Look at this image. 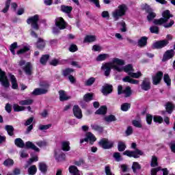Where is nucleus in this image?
I'll return each instance as SVG.
<instances>
[{"mask_svg":"<svg viewBox=\"0 0 175 175\" xmlns=\"http://www.w3.org/2000/svg\"><path fill=\"white\" fill-rule=\"evenodd\" d=\"M49 57L50 56H49V55H42L40 60V64H42V65H45L46 62H47V61H49Z\"/></svg>","mask_w":175,"mask_h":175,"instance_id":"obj_37","label":"nucleus"},{"mask_svg":"<svg viewBox=\"0 0 175 175\" xmlns=\"http://www.w3.org/2000/svg\"><path fill=\"white\" fill-rule=\"evenodd\" d=\"M106 111H107V108L105 106H103L96 111V114H106Z\"/></svg>","mask_w":175,"mask_h":175,"instance_id":"obj_38","label":"nucleus"},{"mask_svg":"<svg viewBox=\"0 0 175 175\" xmlns=\"http://www.w3.org/2000/svg\"><path fill=\"white\" fill-rule=\"evenodd\" d=\"M50 65H52L53 66H57V65H59V60L53 59L51 61Z\"/></svg>","mask_w":175,"mask_h":175,"instance_id":"obj_61","label":"nucleus"},{"mask_svg":"<svg viewBox=\"0 0 175 175\" xmlns=\"http://www.w3.org/2000/svg\"><path fill=\"white\" fill-rule=\"evenodd\" d=\"M14 111H24L25 107L20 106L17 104L13 105Z\"/></svg>","mask_w":175,"mask_h":175,"instance_id":"obj_33","label":"nucleus"},{"mask_svg":"<svg viewBox=\"0 0 175 175\" xmlns=\"http://www.w3.org/2000/svg\"><path fill=\"white\" fill-rule=\"evenodd\" d=\"M119 25H120V31L121 32H126V24L125 22L122 21L118 23Z\"/></svg>","mask_w":175,"mask_h":175,"instance_id":"obj_47","label":"nucleus"},{"mask_svg":"<svg viewBox=\"0 0 175 175\" xmlns=\"http://www.w3.org/2000/svg\"><path fill=\"white\" fill-rule=\"evenodd\" d=\"M46 46V42L44 41L42 38H38L37 43H36V47H38L40 49H44Z\"/></svg>","mask_w":175,"mask_h":175,"instance_id":"obj_27","label":"nucleus"},{"mask_svg":"<svg viewBox=\"0 0 175 175\" xmlns=\"http://www.w3.org/2000/svg\"><path fill=\"white\" fill-rule=\"evenodd\" d=\"M38 21H39V15L36 14L33 16H31L27 20V24H30L33 29H39V25H38Z\"/></svg>","mask_w":175,"mask_h":175,"instance_id":"obj_5","label":"nucleus"},{"mask_svg":"<svg viewBox=\"0 0 175 175\" xmlns=\"http://www.w3.org/2000/svg\"><path fill=\"white\" fill-rule=\"evenodd\" d=\"M25 147L26 148H31V150H34L36 152H39L40 151L39 148H37L31 142H27L25 144Z\"/></svg>","mask_w":175,"mask_h":175,"instance_id":"obj_20","label":"nucleus"},{"mask_svg":"<svg viewBox=\"0 0 175 175\" xmlns=\"http://www.w3.org/2000/svg\"><path fill=\"white\" fill-rule=\"evenodd\" d=\"M62 149L63 151H69L70 150V142L69 141L62 142Z\"/></svg>","mask_w":175,"mask_h":175,"instance_id":"obj_23","label":"nucleus"},{"mask_svg":"<svg viewBox=\"0 0 175 175\" xmlns=\"http://www.w3.org/2000/svg\"><path fill=\"white\" fill-rule=\"evenodd\" d=\"M150 165L152 167H155V166H158V158H157V157L153 156L152 157Z\"/></svg>","mask_w":175,"mask_h":175,"instance_id":"obj_41","label":"nucleus"},{"mask_svg":"<svg viewBox=\"0 0 175 175\" xmlns=\"http://www.w3.org/2000/svg\"><path fill=\"white\" fill-rule=\"evenodd\" d=\"M91 128L92 129H94V131H96L97 132H103V127L98 126V124H92Z\"/></svg>","mask_w":175,"mask_h":175,"instance_id":"obj_36","label":"nucleus"},{"mask_svg":"<svg viewBox=\"0 0 175 175\" xmlns=\"http://www.w3.org/2000/svg\"><path fill=\"white\" fill-rule=\"evenodd\" d=\"M95 40H96V36H92V35H90V36H86L83 42L84 43H91L92 42H95Z\"/></svg>","mask_w":175,"mask_h":175,"instance_id":"obj_24","label":"nucleus"},{"mask_svg":"<svg viewBox=\"0 0 175 175\" xmlns=\"http://www.w3.org/2000/svg\"><path fill=\"white\" fill-rule=\"evenodd\" d=\"M13 163H14V161L10 159H8L3 162L5 166H12Z\"/></svg>","mask_w":175,"mask_h":175,"instance_id":"obj_57","label":"nucleus"},{"mask_svg":"<svg viewBox=\"0 0 175 175\" xmlns=\"http://www.w3.org/2000/svg\"><path fill=\"white\" fill-rule=\"evenodd\" d=\"M93 94L92 93H88L84 95L83 99L85 102H90V100H92Z\"/></svg>","mask_w":175,"mask_h":175,"instance_id":"obj_50","label":"nucleus"},{"mask_svg":"<svg viewBox=\"0 0 175 175\" xmlns=\"http://www.w3.org/2000/svg\"><path fill=\"white\" fill-rule=\"evenodd\" d=\"M0 81L1 83V85H3V87H4L5 88H8L9 85H10V83H9V80H8V78L6 77L5 72L2 71L1 68H0Z\"/></svg>","mask_w":175,"mask_h":175,"instance_id":"obj_9","label":"nucleus"},{"mask_svg":"<svg viewBox=\"0 0 175 175\" xmlns=\"http://www.w3.org/2000/svg\"><path fill=\"white\" fill-rule=\"evenodd\" d=\"M132 169L133 172L136 173L137 170H140V169H142V167L139 165V163L133 162L132 165Z\"/></svg>","mask_w":175,"mask_h":175,"instance_id":"obj_34","label":"nucleus"},{"mask_svg":"<svg viewBox=\"0 0 175 175\" xmlns=\"http://www.w3.org/2000/svg\"><path fill=\"white\" fill-rule=\"evenodd\" d=\"M55 25L59 29H65L66 28V23L62 17H58L55 19Z\"/></svg>","mask_w":175,"mask_h":175,"instance_id":"obj_11","label":"nucleus"},{"mask_svg":"<svg viewBox=\"0 0 175 175\" xmlns=\"http://www.w3.org/2000/svg\"><path fill=\"white\" fill-rule=\"evenodd\" d=\"M5 130L7 131L8 135L10 136H13V135L14 134V128H13V126L11 125H7L5 126Z\"/></svg>","mask_w":175,"mask_h":175,"instance_id":"obj_31","label":"nucleus"},{"mask_svg":"<svg viewBox=\"0 0 175 175\" xmlns=\"http://www.w3.org/2000/svg\"><path fill=\"white\" fill-rule=\"evenodd\" d=\"M167 44H169V41L163 40L154 42L152 47L153 49H163V47L167 46Z\"/></svg>","mask_w":175,"mask_h":175,"instance_id":"obj_12","label":"nucleus"},{"mask_svg":"<svg viewBox=\"0 0 175 175\" xmlns=\"http://www.w3.org/2000/svg\"><path fill=\"white\" fill-rule=\"evenodd\" d=\"M162 77H163V72L159 71L154 76L152 77V83L154 85H157L161 83V80H162Z\"/></svg>","mask_w":175,"mask_h":175,"instance_id":"obj_14","label":"nucleus"},{"mask_svg":"<svg viewBox=\"0 0 175 175\" xmlns=\"http://www.w3.org/2000/svg\"><path fill=\"white\" fill-rule=\"evenodd\" d=\"M55 157L57 161H64L65 159V154H61L60 155L57 153H55Z\"/></svg>","mask_w":175,"mask_h":175,"instance_id":"obj_52","label":"nucleus"},{"mask_svg":"<svg viewBox=\"0 0 175 175\" xmlns=\"http://www.w3.org/2000/svg\"><path fill=\"white\" fill-rule=\"evenodd\" d=\"M9 8H10V0H7L5 2V7L2 10L3 13H8V10H9Z\"/></svg>","mask_w":175,"mask_h":175,"instance_id":"obj_55","label":"nucleus"},{"mask_svg":"<svg viewBox=\"0 0 175 175\" xmlns=\"http://www.w3.org/2000/svg\"><path fill=\"white\" fill-rule=\"evenodd\" d=\"M125 62L124 60L118 58H113L111 62L106 63L102 66V69L105 72V76H109L111 69L117 70V72H125L129 75V76L123 78V81L124 83H130V84H139V81L133 79H140L143 76L142 72L138 71L137 72H133V67L132 65L129 64L124 67H122L124 65Z\"/></svg>","mask_w":175,"mask_h":175,"instance_id":"obj_1","label":"nucleus"},{"mask_svg":"<svg viewBox=\"0 0 175 175\" xmlns=\"http://www.w3.org/2000/svg\"><path fill=\"white\" fill-rule=\"evenodd\" d=\"M150 31L151 33H156L158 35L159 33V28L157 26H152L150 27Z\"/></svg>","mask_w":175,"mask_h":175,"instance_id":"obj_46","label":"nucleus"},{"mask_svg":"<svg viewBox=\"0 0 175 175\" xmlns=\"http://www.w3.org/2000/svg\"><path fill=\"white\" fill-rule=\"evenodd\" d=\"M105 173L107 175H114V174L111 173V171L110 170V167L109 166L105 167Z\"/></svg>","mask_w":175,"mask_h":175,"instance_id":"obj_64","label":"nucleus"},{"mask_svg":"<svg viewBox=\"0 0 175 175\" xmlns=\"http://www.w3.org/2000/svg\"><path fill=\"white\" fill-rule=\"evenodd\" d=\"M113 144H114V143L107 139H103L99 142V145L105 150L111 148V147H113Z\"/></svg>","mask_w":175,"mask_h":175,"instance_id":"obj_8","label":"nucleus"},{"mask_svg":"<svg viewBox=\"0 0 175 175\" xmlns=\"http://www.w3.org/2000/svg\"><path fill=\"white\" fill-rule=\"evenodd\" d=\"M27 51H29V46H25L23 49L17 51V54H24V53H27Z\"/></svg>","mask_w":175,"mask_h":175,"instance_id":"obj_51","label":"nucleus"},{"mask_svg":"<svg viewBox=\"0 0 175 175\" xmlns=\"http://www.w3.org/2000/svg\"><path fill=\"white\" fill-rule=\"evenodd\" d=\"M39 169L42 173H46L47 172V165L44 163H40Z\"/></svg>","mask_w":175,"mask_h":175,"instance_id":"obj_35","label":"nucleus"},{"mask_svg":"<svg viewBox=\"0 0 175 175\" xmlns=\"http://www.w3.org/2000/svg\"><path fill=\"white\" fill-rule=\"evenodd\" d=\"M33 100L31 99L24 100L19 101V105L21 106H29V105H32Z\"/></svg>","mask_w":175,"mask_h":175,"instance_id":"obj_30","label":"nucleus"},{"mask_svg":"<svg viewBox=\"0 0 175 175\" xmlns=\"http://www.w3.org/2000/svg\"><path fill=\"white\" fill-rule=\"evenodd\" d=\"M153 121L154 122H158V124H162V122H163V118L159 116H154L153 117Z\"/></svg>","mask_w":175,"mask_h":175,"instance_id":"obj_43","label":"nucleus"},{"mask_svg":"<svg viewBox=\"0 0 175 175\" xmlns=\"http://www.w3.org/2000/svg\"><path fill=\"white\" fill-rule=\"evenodd\" d=\"M61 10L64 13H67L68 14L70 13V12H72V10H73V8L71 6L62 5Z\"/></svg>","mask_w":175,"mask_h":175,"instance_id":"obj_29","label":"nucleus"},{"mask_svg":"<svg viewBox=\"0 0 175 175\" xmlns=\"http://www.w3.org/2000/svg\"><path fill=\"white\" fill-rule=\"evenodd\" d=\"M113 158H115L116 161H117V162H120V161H121L122 159L121 158V154H120L119 152H115L113 154Z\"/></svg>","mask_w":175,"mask_h":175,"instance_id":"obj_60","label":"nucleus"},{"mask_svg":"<svg viewBox=\"0 0 175 175\" xmlns=\"http://www.w3.org/2000/svg\"><path fill=\"white\" fill-rule=\"evenodd\" d=\"M40 86L42 87L41 88H36L32 92L33 95H43L44 94H47L49 92V85L47 83H41Z\"/></svg>","mask_w":175,"mask_h":175,"instance_id":"obj_4","label":"nucleus"},{"mask_svg":"<svg viewBox=\"0 0 175 175\" xmlns=\"http://www.w3.org/2000/svg\"><path fill=\"white\" fill-rule=\"evenodd\" d=\"M95 80L96 79L94 77H90L85 82V85H92V84H94V83H95Z\"/></svg>","mask_w":175,"mask_h":175,"instance_id":"obj_45","label":"nucleus"},{"mask_svg":"<svg viewBox=\"0 0 175 175\" xmlns=\"http://www.w3.org/2000/svg\"><path fill=\"white\" fill-rule=\"evenodd\" d=\"M37 170H38V169L36 168V165H31L28 169V173H29V174L33 175V174H35V173H36Z\"/></svg>","mask_w":175,"mask_h":175,"instance_id":"obj_39","label":"nucleus"},{"mask_svg":"<svg viewBox=\"0 0 175 175\" xmlns=\"http://www.w3.org/2000/svg\"><path fill=\"white\" fill-rule=\"evenodd\" d=\"M38 147H44L47 146V142L46 141H40L36 143Z\"/></svg>","mask_w":175,"mask_h":175,"instance_id":"obj_62","label":"nucleus"},{"mask_svg":"<svg viewBox=\"0 0 175 175\" xmlns=\"http://www.w3.org/2000/svg\"><path fill=\"white\" fill-rule=\"evenodd\" d=\"M72 111L76 118H78V120H81V118H83V112H81V109H80L79 105H75Z\"/></svg>","mask_w":175,"mask_h":175,"instance_id":"obj_13","label":"nucleus"},{"mask_svg":"<svg viewBox=\"0 0 175 175\" xmlns=\"http://www.w3.org/2000/svg\"><path fill=\"white\" fill-rule=\"evenodd\" d=\"M122 94H124L126 98H128V96H131L132 94V91L131 90L130 87H126L124 90H123Z\"/></svg>","mask_w":175,"mask_h":175,"instance_id":"obj_40","label":"nucleus"},{"mask_svg":"<svg viewBox=\"0 0 175 175\" xmlns=\"http://www.w3.org/2000/svg\"><path fill=\"white\" fill-rule=\"evenodd\" d=\"M124 155H126L127 157H130L133 158H139L140 155H143V152L137 149L135 151L126 150L123 152Z\"/></svg>","mask_w":175,"mask_h":175,"instance_id":"obj_7","label":"nucleus"},{"mask_svg":"<svg viewBox=\"0 0 175 175\" xmlns=\"http://www.w3.org/2000/svg\"><path fill=\"white\" fill-rule=\"evenodd\" d=\"M72 73H73V69L71 68H66L63 70L64 76H69V75H72Z\"/></svg>","mask_w":175,"mask_h":175,"instance_id":"obj_56","label":"nucleus"},{"mask_svg":"<svg viewBox=\"0 0 175 175\" xmlns=\"http://www.w3.org/2000/svg\"><path fill=\"white\" fill-rule=\"evenodd\" d=\"M146 122L149 125H150L151 122H152V116L148 114L146 116Z\"/></svg>","mask_w":175,"mask_h":175,"instance_id":"obj_63","label":"nucleus"},{"mask_svg":"<svg viewBox=\"0 0 175 175\" xmlns=\"http://www.w3.org/2000/svg\"><path fill=\"white\" fill-rule=\"evenodd\" d=\"M166 111L169 113V114H172L173 109H174V104L172 103H167L165 105Z\"/></svg>","mask_w":175,"mask_h":175,"instance_id":"obj_28","label":"nucleus"},{"mask_svg":"<svg viewBox=\"0 0 175 175\" xmlns=\"http://www.w3.org/2000/svg\"><path fill=\"white\" fill-rule=\"evenodd\" d=\"M133 125L136 128H142V121L141 120H133Z\"/></svg>","mask_w":175,"mask_h":175,"instance_id":"obj_58","label":"nucleus"},{"mask_svg":"<svg viewBox=\"0 0 175 175\" xmlns=\"http://www.w3.org/2000/svg\"><path fill=\"white\" fill-rule=\"evenodd\" d=\"M105 121L107 122H112V121H116V116L113 115H110L105 118Z\"/></svg>","mask_w":175,"mask_h":175,"instance_id":"obj_54","label":"nucleus"},{"mask_svg":"<svg viewBox=\"0 0 175 175\" xmlns=\"http://www.w3.org/2000/svg\"><path fill=\"white\" fill-rule=\"evenodd\" d=\"M14 144L16 147H19V148H23V147H25V144H24V141L21 139V138H16L14 140Z\"/></svg>","mask_w":175,"mask_h":175,"instance_id":"obj_25","label":"nucleus"},{"mask_svg":"<svg viewBox=\"0 0 175 175\" xmlns=\"http://www.w3.org/2000/svg\"><path fill=\"white\" fill-rule=\"evenodd\" d=\"M163 80L165 83H167V85H170L171 80H170V77H169V75L167 74L164 75Z\"/></svg>","mask_w":175,"mask_h":175,"instance_id":"obj_53","label":"nucleus"},{"mask_svg":"<svg viewBox=\"0 0 175 175\" xmlns=\"http://www.w3.org/2000/svg\"><path fill=\"white\" fill-rule=\"evenodd\" d=\"M142 9L144 10H146L147 13H148V15L147 16L148 21H151V20L155 18V16L157 15L154 13V12H152V9L150 8V5H147L146 3L143 4Z\"/></svg>","mask_w":175,"mask_h":175,"instance_id":"obj_6","label":"nucleus"},{"mask_svg":"<svg viewBox=\"0 0 175 175\" xmlns=\"http://www.w3.org/2000/svg\"><path fill=\"white\" fill-rule=\"evenodd\" d=\"M106 58H109V54H101L97 57L96 61H105Z\"/></svg>","mask_w":175,"mask_h":175,"instance_id":"obj_44","label":"nucleus"},{"mask_svg":"<svg viewBox=\"0 0 175 175\" xmlns=\"http://www.w3.org/2000/svg\"><path fill=\"white\" fill-rule=\"evenodd\" d=\"M127 11L128 7H126L125 4L118 5V8L112 12V17L113 20L115 21H118L121 17H124V16L126 14Z\"/></svg>","mask_w":175,"mask_h":175,"instance_id":"obj_3","label":"nucleus"},{"mask_svg":"<svg viewBox=\"0 0 175 175\" xmlns=\"http://www.w3.org/2000/svg\"><path fill=\"white\" fill-rule=\"evenodd\" d=\"M113 91V86L110 85H107L103 88L102 93L103 95H109Z\"/></svg>","mask_w":175,"mask_h":175,"instance_id":"obj_18","label":"nucleus"},{"mask_svg":"<svg viewBox=\"0 0 175 175\" xmlns=\"http://www.w3.org/2000/svg\"><path fill=\"white\" fill-rule=\"evenodd\" d=\"M131 109V104L129 103H124L121 105V110L122 111H128Z\"/></svg>","mask_w":175,"mask_h":175,"instance_id":"obj_42","label":"nucleus"},{"mask_svg":"<svg viewBox=\"0 0 175 175\" xmlns=\"http://www.w3.org/2000/svg\"><path fill=\"white\" fill-rule=\"evenodd\" d=\"M85 136L86 137L85 139H81L80 140L81 144H83V142H85L86 143L88 142H90V143H94V142L96 141V137H95V135L90 132L87 133Z\"/></svg>","mask_w":175,"mask_h":175,"instance_id":"obj_10","label":"nucleus"},{"mask_svg":"<svg viewBox=\"0 0 175 175\" xmlns=\"http://www.w3.org/2000/svg\"><path fill=\"white\" fill-rule=\"evenodd\" d=\"M59 99L62 102L70 99V96L66 95V93H65V91L64 90L59 91Z\"/></svg>","mask_w":175,"mask_h":175,"instance_id":"obj_19","label":"nucleus"},{"mask_svg":"<svg viewBox=\"0 0 175 175\" xmlns=\"http://www.w3.org/2000/svg\"><path fill=\"white\" fill-rule=\"evenodd\" d=\"M10 79L12 84V87L13 90H17V88H18V85L17 84V80L16 79V77H14V75H10Z\"/></svg>","mask_w":175,"mask_h":175,"instance_id":"obj_21","label":"nucleus"},{"mask_svg":"<svg viewBox=\"0 0 175 175\" xmlns=\"http://www.w3.org/2000/svg\"><path fill=\"white\" fill-rule=\"evenodd\" d=\"M170 17H172V15L170 14V11L165 10L163 12V18L154 20V24H155L156 25H163V27L165 28H170L174 24V21H170L169 23H167Z\"/></svg>","mask_w":175,"mask_h":175,"instance_id":"obj_2","label":"nucleus"},{"mask_svg":"<svg viewBox=\"0 0 175 175\" xmlns=\"http://www.w3.org/2000/svg\"><path fill=\"white\" fill-rule=\"evenodd\" d=\"M118 148L119 151H124L125 148H126V146H125V143L120 142L118 145Z\"/></svg>","mask_w":175,"mask_h":175,"instance_id":"obj_49","label":"nucleus"},{"mask_svg":"<svg viewBox=\"0 0 175 175\" xmlns=\"http://www.w3.org/2000/svg\"><path fill=\"white\" fill-rule=\"evenodd\" d=\"M49 128H51V124L39 126L40 131H47V129H49Z\"/></svg>","mask_w":175,"mask_h":175,"instance_id":"obj_59","label":"nucleus"},{"mask_svg":"<svg viewBox=\"0 0 175 175\" xmlns=\"http://www.w3.org/2000/svg\"><path fill=\"white\" fill-rule=\"evenodd\" d=\"M141 87L142 90H144V91H148V90L151 88V83L150 82V79L145 78L142 81Z\"/></svg>","mask_w":175,"mask_h":175,"instance_id":"obj_16","label":"nucleus"},{"mask_svg":"<svg viewBox=\"0 0 175 175\" xmlns=\"http://www.w3.org/2000/svg\"><path fill=\"white\" fill-rule=\"evenodd\" d=\"M148 38L146 36H144L142 38H141L139 40H138V46L139 47H144V46L147 45V40Z\"/></svg>","mask_w":175,"mask_h":175,"instance_id":"obj_26","label":"nucleus"},{"mask_svg":"<svg viewBox=\"0 0 175 175\" xmlns=\"http://www.w3.org/2000/svg\"><path fill=\"white\" fill-rule=\"evenodd\" d=\"M16 49H17V42H14L10 46V50L11 53L13 54V55H14V54H16V51H14V50H16Z\"/></svg>","mask_w":175,"mask_h":175,"instance_id":"obj_48","label":"nucleus"},{"mask_svg":"<svg viewBox=\"0 0 175 175\" xmlns=\"http://www.w3.org/2000/svg\"><path fill=\"white\" fill-rule=\"evenodd\" d=\"M174 56V51L173 49L168 50L163 55L162 61L165 62V61H167V59H170V58H173Z\"/></svg>","mask_w":175,"mask_h":175,"instance_id":"obj_17","label":"nucleus"},{"mask_svg":"<svg viewBox=\"0 0 175 175\" xmlns=\"http://www.w3.org/2000/svg\"><path fill=\"white\" fill-rule=\"evenodd\" d=\"M163 173V175L169 174V172L167 171V168L161 169V167H158L157 168H153L151 170V175H157V173Z\"/></svg>","mask_w":175,"mask_h":175,"instance_id":"obj_15","label":"nucleus"},{"mask_svg":"<svg viewBox=\"0 0 175 175\" xmlns=\"http://www.w3.org/2000/svg\"><path fill=\"white\" fill-rule=\"evenodd\" d=\"M31 63H27L25 68H23L26 75H31Z\"/></svg>","mask_w":175,"mask_h":175,"instance_id":"obj_32","label":"nucleus"},{"mask_svg":"<svg viewBox=\"0 0 175 175\" xmlns=\"http://www.w3.org/2000/svg\"><path fill=\"white\" fill-rule=\"evenodd\" d=\"M68 170L70 174L72 175H81L80 171H79V170L77 169V167L75 165L70 166Z\"/></svg>","mask_w":175,"mask_h":175,"instance_id":"obj_22","label":"nucleus"}]
</instances>
